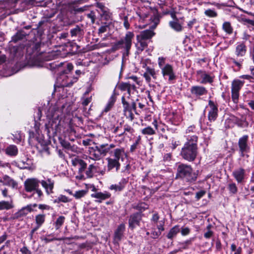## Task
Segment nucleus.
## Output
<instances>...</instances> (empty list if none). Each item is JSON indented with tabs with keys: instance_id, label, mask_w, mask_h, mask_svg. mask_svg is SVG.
Here are the masks:
<instances>
[{
	"instance_id": "obj_26",
	"label": "nucleus",
	"mask_w": 254,
	"mask_h": 254,
	"mask_svg": "<svg viewBox=\"0 0 254 254\" xmlns=\"http://www.w3.org/2000/svg\"><path fill=\"white\" fill-rule=\"evenodd\" d=\"M245 173L246 172L244 169L239 168L233 172L232 175L238 183H241L245 179Z\"/></svg>"
},
{
	"instance_id": "obj_14",
	"label": "nucleus",
	"mask_w": 254,
	"mask_h": 254,
	"mask_svg": "<svg viewBox=\"0 0 254 254\" xmlns=\"http://www.w3.org/2000/svg\"><path fill=\"white\" fill-rule=\"evenodd\" d=\"M122 103L123 107V112L125 116L127 119L130 121L133 120L134 117V115L131 112V102L127 101L124 96L122 97Z\"/></svg>"
},
{
	"instance_id": "obj_52",
	"label": "nucleus",
	"mask_w": 254,
	"mask_h": 254,
	"mask_svg": "<svg viewBox=\"0 0 254 254\" xmlns=\"http://www.w3.org/2000/svg\"><path fill=\"white\" fill-rule=\"evenodd\" d=\"M95 166L93 164H90L85 172L87 178H90L93 177V176L94 175V170H95Z\"/></svg>"
},
{
	"instance_id": "obj_53",
	"label": "nucleus",
	"mask_w": 254,
	"mask_h": 254,
	"mask_svg": "<svg viewBox=\"0 0 254 254\" xmlns=\"http://www.w3.org/2000/svg\"><path fill=\"white\" fill-rule=\"evenodd\" d=\"M222 29L228 34H231L233 33V28L229 22H225L222 25Z\"/></svg>"
},
{
	"instance_id": "obj_55",
	"label": "nucleus",
	"mask_w": 254,
	"mask_h": 254,
	"mask_svg": "<svg viewBox=\"0 0 254 254\" xmlns=\"http://www.w3.org/2000/svg\"><path fill=\"white\" fill-rule=\"evenodd\" d=\"M88 94V92H86L84 96L81 98L82 106H87L92 101V96L85 97V95Z\"/></svg>"
},
{
	"instance_id": "obj_64",
	"label": "nucleus",
	"mask_w": 254,
	"mask_h": 254,
	"mask_svg": "<svg viewBox=\"0 0 254 254\" xmlns=\"http://www.w3.org/2000/svg\"><path fill=\"white\" fill-rule=\"evenodd\" d=\"M95 170L94 171V175L96 176H103L105 175L106 172V168H104L103 169H100V168L95 166Z\"/></svg>"
},
{
	"instance_id": "obj_50",
	"label": "nucleus",
	"mask_w": 254,
	"mask_h": 254,
	"mask_svg": "<svg viewBox=\"0 0 254 254\" xmlns=\"http://www.w3.org/2000/svg\"><path fill=\"white\" fill-rule=\"evenodd\" d=\"M25 161L24 160L19 162V165H21V168L23 169H30L31 167V160L25 158Z\"/></svg>"
},
{
	"instance_id": "obj_13",
	"label": "nucleus",
	"mask_w": 254,
	"mask_h": 254,
	"mask_svg": "<svg viewBox=\"0 0 254 254\" xmlns=\"http://www.w3.org/2000/svg\"><path fill=\"white\" fill-rule=\"evenodd\" d=\"M142 219V214L140 212H135L131 214L128 219V227L133 230L136 226L140 225Z\"/></svg>"
},
{
	"instance_id": "obj_38",
	"label": "nucleus",
	"mask_w": 254,
	"mask_h": 254,
	"mask_svg": "<svg viewBox=\"0 0 254 254\" xmlns=\"http://www.w3.org/2000/svg\"><path fill=\"white\" fill-rule=\"evenodd\" d=\"M180 231V226L178 225H175L170 230L166 237L168 239L172 240L177 236V234L179 233Z\"/></svg>"
},
{
	"instance_id": "obj_48",
	"label": "nucleus",
	"mask_w": 254,
	"mask_h": 254,
	"mask_svg": "<svg viewBox=\"0 0 254 254\" xmlns=\"http://www.w3.org/2000/svg\"><path fill=\"white\" fill-rule=\"evenodd\" d=\"M70 122L74 124L76 126H79L83 124V120L81 116H79L76 114L72 115V118L70 120Z\"/></svg>"
},
{
	"instance_id": "obj_8",
	"label": "nucleus",
	"mask_w": 254,
	"mask_h": 254,
	"mask_svg": "<svg viewBox=\"0 0 254 254\" xmlns=\"http://www.w3.org/2000/svg\"><path fill=\"white\" fill-rule=\"evenodd\" d=\"M198 147H193L184 145L180 155L184 160L192 162L195 160L198 153Z\"/></svg>"
},
{
	"instance_id": "obj_5",
	"label": "nucleus",
	"mask_w": 254,
	"mask_h": 254,
	"mask_svg": "<svg viewBox=\"0 0 254 254\" xmlns=\"http://www.w3.org/2000/svg\"><path fill=\"white\" fill-rule=\"evenodd\" d=\"M125 154V152L124 148H116L111 152V157L106 158L108 172H110L113 169H115L116 172L119 171L121 167V164L119 162L120 159L122 158L123 160Z\"/></svg>"
},
{
	"instance_id": "obj_30",
	"label": "nucleus",
	"mask_w": 254,
	"mask_h": 254,
	"mask_svg": "<svg viewBox=\"0 0 254 254\" xmlns=\"http://www.w3.org/2000/svg\"><path fill=\"white\" fill-rule=\"evenodd\" d=\"M58 139L60 140V142L62 146L65 149H66L67 151H71L72 152H76L77 150V147L76 146L73 145H71L70 143L64 139H63L62 137L60 136H58Z\"/></svg>"
},
{
	"instance_id": "obj_25",
	"label": "nucleus",
	"mask_w": 254,
	"mask_h": 254,
	"mask_svg": "<svg viewBox=\"0 0 254 254\" xmlns=\"http://www.w3.org/2000/svg\"><path fill=\"white\" fill-rule=\"evenodd\" d=\"M184 137L186 139V142L184 145L197 147L198 140V135H185Z\"/></svg>"
},
{
	"instance_id": "obj_24",
	"label": "nucleus",
	"mask_w": 254,
	"mask_h": 254,
	"mask_svg": "<svg viewBox=\"0 0 254 254\" xmlns=\"http://www.w3.org/2000/svg\"><path fill=\"white\" fill-rule=\"evenodd\" d=\"M33 211L32 205H27V206L22 207L20 210L16 212L14 214L13 218L14 219H19L23 216H26L29 213Z\"/></svg>"
},
{
	"instance_id": "obj_58",
	"label": "nucleus",
	"mask_w": 254,
	"mask_h": 254,
	"mask_svg": "<svg viewBox=\"0 0 254 254\" xmlns=\"http://www.w3.org/2000/svg\"><path fill=\"white\" fill-rule=\"evenodd\" d=\"M86 193L87 190H82L78 191H76L74 193L73 196L75 197L76 199H79L81 197H84Z\"/></svg>"
},
{
	"instance_id": "obj_36",
	"label": "nucleus",
	"mask_w": 254,
	"mask_h": 254,
	"mask_svg": "<svg viewBox=\"0 0 254 254\" xmlns=\"http://www.w3.org/2000/svg\"><path fill=\"white\" fill-rule=\"evenodd\" d=\"M183 23H179V20H172L169 22V26L174 31L180 32L183 30Z\"/></svg>"
},
{
	"instance_id": "obj_54",
	"label": "nucleus",
	"mask_w": 254,
	"mask_h": 254,
	"mask_svg": "<svg viewBox=\"0 0 254 254\" xmlns=\"http://www.w3.org/2000/svg\"><path fill=\"white\" fill-rule=\"evenodd\" d=\"M205 16L210 18L216 17L218 15L217 12L214 9H207L204 12Z\"/></svg>"
},
{
	"instance_id": "obj_42",
	"label": "nucleus",
	"mask_w": 254,
	"mask_h": 254,
	"mask_svg": "<svg viewBox=\"0 0 254 254\" xmlns=\"http://www.w3.org/2000/svg\"><path fill=\"white\" fill-rule=\"evenodd\" d=\"M199 134V130L194 125L189 126L185 132V135H198Z\"/></svg>"
},
{
	"instance_id": "obj_12",
	"label": "nucleus",
	"mask_w": 254,
	"mask_h": 254,
	"mask_svg": "<svg viewBox=\"0 0 254 254\" xmlns=\"http://www.w3.org/2000/svg\"><path fill=\"white\" fill-rule=\"evenodd\" d=\"M191 94L196 99H200V97L207 95L208 91L206 88L201 85H193L190 88Z\"/></svg>"
},
{
	"instance_id": "obj_18",
	"label": "nucleus",
	"mask_w": 254,
	"mask_h": 254,
	"mask_svg": "<svg viewBox=\"0 0 254 254\" xmlns=\"http://www.w3.org/2000/svg\"><path fill=\"white\" fill-rule=\"evenodd\" d=\"M39 181L36 179H28L24 182L26 191L31 192L37 190L39 185Z\"/></svg>"
},
{
	"instance_id": "obj_17",
	"label": "nucleus",
	"mask_w": 254,
	"mask_h": 254,
	"mask_svg": "<svg viewBox=\"0 0 254 254\" xmlns=\"http://www.w3.org/2000/svg\"><path fill=\"white\" fill-rule=\"evenodd\" d=\"M197 75H199L201 80L200 83L202 84H206L209 83L212 84L215 76L211 75L210 74L206 72V71L202 70H199L196 71Z\"/></svg>"
},
{
	"instance_id": "obj_22",
	"label": "nucleus",
	"mask_w": 254,
	"mask_h": 254,
	"mask_svg": "<svg viewBox=\"0 0 254 254\" xmlns=\"http://www.w3.org/2000/svg\"><path fill=\"white\" fill-rule=\"evenodd\" d=\"M91 196L92 197L97 199L95 200L96 202L101 203L103 200L110 198L111 194L108 191H105L104 192L100 191L92 193Z\"/></svg>"
},
{
	"instance_id": "obj_27",
	"label": "nucleus",
	"mask_w": 254,
	"mask_h": 254,
	"mask_svg": "<svg viewBox=\"0 0 254 254\" xmlns=\"http://www.w3.org/2000/svg\"><path fill=\"white\" fill-rule=\"evenodd\" d=\"M29 34V32L25 31L24 29H20L12 37L11 41L15 43L26 38Z\"/></svg>"
},
{
	"instance_id": "obj_40",
	"label": "nucleus",
	"mask_w": 254,
	"mask_h": 254,
	"mask_svg": "<svg viewBox=\"0 0 254 254\" xmlns=\"http://www.w3.org/2000/svg\"><path fill=\"white\" fill-rule=\"evenodd\" d=\"M236 116L230 115L225 120L224 126L225 128H229L234 127L235 125Z\"/></svg>"
},
{
	"instance_id": "obj_4",
	"label": "nucleus",
	"mask_w": 254,
	"mask_h": 254,
	"mask_svg": "<svg viewBox=\"0 0 254 254\" xmlns=\"http://www.w3.org/2000/svg\"><path fill=\"white\" fill-rule=\"evenodd\" d=\"M134 34L132 32L127 31L125 36L116 41L113 44L112 48L117 51L121 50L124 56H128L132 44V40Z\"/></svg>"
},
{
	"instance_id": "obj_63",
	"label": "nucleus",
	"mask_w": 254,
	"mask_h": 254,
	"mask_svg": "<svg viewBox=\"0 0 254 254\" xmlns=\"http://www.w3.org/2000/svg\"><path fill=\"white\" fill-rule=\"evenodd\" d=\"M211 227L212 225L210 224L208 225L206 227L207 231L204 234V237L206 239L210 238L213 235V232L210 230Z\"/></svg>"
},
{
	"instance_id": "obj_1",
	"label": "nucleus",
	"mask_w": 254,
	"mask_h": 254,
	"mask_svg": "<svg viewBox=\"0 0 254 254\" xmlns=\"http://www.w3.org/2000/svg\"><path fill=\"white\" fill-rule=\"evenodd\" d=\"M40 67H46L56 73L60 79H62V85L65 87H70L73 83L76 82L78 77L71 76L69 72L73 69V65L71 63H64L59 62L45 63L42 62L37 65Z\"/></svg>"
},
{
	"instance_id": "obj_23",
	"label": "nucleus",
	"mask_w": 254,
	"mask_h": 254,
	"mask_svg": "<svg viewBox=\"0 0 254 254\" xmlns=\"http://www.w3.org/2000/svg\"><path fill=\"white\" fill-rule=\"evenodd\" d=\"M70 34L72 38H77V40L80 41L84 34V32L83 29L77 25L70 30Z\"/></svg>"
},
{
	"instance_id": "obj_35",
	"label": "nucleus",
	"mask_w": 254,
	"mask_h": 254,
	"mask_svg": "<svg viewBox=\"0 0 254 254\" xmlns=\"http://www.w3.org/2000/svg\"><path fill=\"white\" fill-rule=\"evenodd\" d=\"M79 237L78 236H74L73 237H63V238H59V239H57L56 238H47V237H46L44 238H41V239H42V240L44 241L46 243H48L53 242L55 240L65 241V240H73V239L77 240L79 239Z\"/></svg>"
},
{
	"instance_id": "obj_44",
	"label": "nucleus",
	"mask_w": 254,
	"mask_h": 254,
	"mask_svg": "<svg viewBox=\"0 0 254 254\" xmlns=\"http://www.w3.org/2000/svg\"><path fill=\"white\" fill-rule=\"evenodd\" d=\"M71 199L63 194H60L56 198L53 200L54 203H67L71 201Z\"/></svg>"
},
{
	"instance_id": "obj_11",
	"label": "nucleus",
	"mask_w": 254,
	"mask_h": 254,
	"mask_svg": "<svg viewBox=\"0 0 254 254\" xmlns=\"http://www.w3.org/2000/svg\"><path fill=\"white\" fill-rule=\"evenodd\" d=\"M249 135L246 134L239 138L238 140L239 153L241 157H245L246 154L250 151L251 147L249 143Z\"/></svg>"
},
{
	"instance_id": "obj_37",
	"label": "nucleus",
	"mask_w": 254,
	"mask_h": 254,
	"mask_svg": "<svg viewBox=\"0 0 254 254\" xmlns=\"http://www.w3.org/2000/svg\"><path fill=\"white\" fill-rule=\"evenodd\" d=\"M14 207L12 200L9 201H0V210H8L13 208Z\"/></svg>"
},
{
	"instance_id": "obj_41",
	"label": "nucleus",
	"mask_w": 254,
	"mask_h": 254,
	"mask_svg": "<svg viewBox=\"0 0 254 254\" xmlns=\"http://www.w3.org/2000/svg\"><path fill=\"white\" fill-rule=\"evenodd\" d=\"M235 125L241 128H245L248 127L249 123L247 121L246 118L244 117H242L239 118L236 117Z\"/></svg>"
},
{
	"instance_id": "obj_31",
	"label": "nucleus",
	"mask_w": 254,
	"mask_h": 254,
	"mask_svg": "<svg viewBox=\"0 0 254 254\" xmlns=\"http://www.w3.org/2000/svg\"><path fill=\"white\" fill-rule=\"evenodd\" d=\"M0 182L4 185L11 187L12 188H17L18 187L17 182L7 175L3 176L2 180H0Z\"/></svg>"
},
{
	"instance_id": "obj_56",
	"label": "nucleus",
	"mask_w": 254,
	"mask_h": 254,
	"mask_svg": "<svg viewBox=\"0 0 254 254\" xmlns=\"http://www.w3.org/2000/svg\"><path fill=\"white\" fill-rule=\"evenodd\" d=\"M135 208L140 211V213L142 211H145V210L147 209L148 208V205L147 204H146L145 202H141L138 203L136 206Z\"/></svg>"
},
{
	"instance_id": "obj_39",
	"label": "nucleus",
	"mask_w": 254,
	"mask_h": 254,
	"mask_svg": "<svg viewBox=\"0 0 254 254\" xmlns=\"http://www.w3.org/2000/svg\"><path fill=\"white\" fill-rule=\"evenodd\" d=\"M5 153L10 156H15L18 154V148L15 145H9L5 149Z\"/></svg>"
},
{
	"instance_id": "obj_3",
	"label": "nucleus",
	"mask_w": 254,
	"mask_h": 254,
	"mask_svg": "<svg viewBox=\"0 0 254 254\" xmlns=\"http://www.w3.org/2000/svg\"><path fill=\"white\" fill-rule=\"evenodd\" d=\"M176 167V179H181L190 183H194L196 181L198 171H194L191 165L179 163Z\"/></svg>"
},
{
	"instance_id": "obj_6",
	"label": "nucleus",
	"mask_w": 254,
	"mask_h": 254,
	"mask_svg": "<svg viewBox=\"0 0 254 254\" xmlns=\"http://www.w3.org/2000/svg\"><path fill=\"white\" fill-rule=\"evenodd\" d=\"M41 45L42 43L41 42H30L26 46V54L30 56H33V58H38V59L42 58H47V54L40 51Z\"/></svg>"
},
{
	"instance_id": "obj_7",
	"label": "nucleus",
	"mask_w": 254,
	"mask_h": 254,
	"mask_svg": "<svg viewBox=\"0 0 254 254\" xmlns=\"http://www.w3.org/2000/svg\"><path fill=\"white\" fill-rule=\"evenodd\" d=\"M247 52V47L244 43H238L236 47L235 54L236 55L237 59H236L234 58H230L231 61L237 66L240 69L242 68V64L244 60L238 58L243 57L245 56Z\"/></svg>"
},
{
	"instance_id": "obj_34",
	"label": "nucleus",
	"mask_w": 254,
	"mask_h": 254,
	"mask_svg": "<svg viewBox=\"0 0 254 254\" xmlns=\"http://www.w3.org/2000/svg\"><path fill=\"white\" fill-rule=\"evenodd\" d=\"M12 135L13 136L12 139L16 144L24 141L25 135L21 131H15Z\"/></svg>"
},
{
	"instance_id": "obj_21",
	"label": "nucleus",
	"mask_w": 254,
	"mask_h": 254,
	"mask_svg": "<svg viewBox=\"0 0 254 254\" xmlns=\"http://www.w3.org/2000/svg\"><path fill=\"white\" fill-rule=\"evenodd\" d=\"M205 118L204 115L202 116L199 121V126L202 129V131L203 133V135L204 136V138L205 140L209 139L211 134L213 133V130L210 127L211 125L209 124V123H207V127H206L204 128H202V120Z\"/></svg>"
},
{
	"instance_id": "obj_2",
	"label": "nucleus",
	"mask_w": 254,
	"mask_h": 254,
	"mask_svg": "<svg viewBox=\"0 0 254 254\" xmlns=\"http://www.w3.org/2000/svg\"><path fill=\"white\" fill-rule=\"evenodd\" d=\"M46 118L48 122L45 124V130L46 131L49 139L53 138L60 133L67 126V124L62 119V114L59 110L54 108H50L46 112Z\"/></svg>"
},
{
	"instance_id": "obj_28",
	"label": "nucleus",
	"mask_w": 254,
	"mask_h": 254,
	"mask_svg": "<svg viewBox=\"0 0 254 254\" xmlns=\"http://www.w3.org/2000/svg\"><path fill=\"white\" fill-rule=\"evenodd\" d=\"M126 226L124 223L120 224L114 232V240L120 241L123 237L124 232L125 231Z\"/></svg>"
},
{
	"instance_id": "obj_49",
	"label": "nucleus",
	"mask_w": 254,
	"mask_h": 254,
	"mask_svg": "<svg viewBox=\"0 0 254 254\" xmlns=\"http://www.w3.org/2000/svg\"><path fill=\"white\" fill-rule=\"evenodd\" d=\"M46 219V215L44 214H39L35 216V223L36 224H38L42 226L45 223Z\"/></svg>"
},
{
	"instance_id": "obj_10",
	"label": "nucleus",
	"mask_w": 254,
	"mask_h": 254,
	"mask_svg": "<svg viewBox=\"0 0 254 254\" xmlns=\"http://www.w3.org/2000/svg\"><path fill=\"white\" fill-rule=\"evenodd\" d=\"M32 135L33 136L32 138L38 142V143L36 144V147L38 151L41 153H45L47 155H50V152L49 147L50 143L44 139L43 135L39 134L38 136L36 135L35 136L34 133H31L30 132V138H32Z\"/></svg>"
},
{
	"instance_id": "obj_62",
	"label": "nucleus",
	"mask_w": 254,
	"mask_h": 254,
	"mask_svg": "<svg viewBox=\"0 0 254 254\" xmlns=\"http://www.w3.org/2000/svg\"><path fill=\"white\" fill-rule=\"evenodd\" d=\"M228 189L230 193L232 194H235L237 192L238 188L236 185L234 183L229 184L228 185Z\"/></svg>"
},
{
	"instance_id": "obj_47",
	"label": "nucleus",
	"mask_w": 254,
	"mask_h": 254,
	"mask_svg": "<svg viewBox=\"0 0 254 254\" xmlns=\"http://www.w3.org/2000/svg\"><path fill=\"white\" fill-rule=\"evenodd\" d=\"M65 218L64 216H60L54 222L53 226L55 227V228L56 230H58L60 229V228L63 226L64 221Z\"/></svg>"
},
{
	"instance_id": "obj_9",
	"label": "nucleus",
	"mask_w": 254,
	"mask_h": 254,
	"mask_svg": "<svg viewBox=\"0 0 254 254\" xmlns=\"http://www.w3.org/2000/svg\"><path fill=\"white\" fill-rule=\"evenodd\" d=\"M245 81L240 79H234L231 84V96L232 99L235 104L239 102L240 91L244 86Z\"/></svg>"
},
{
	"instance_id": "obj_57",
	"label": "nucleus",
	"mask_w": 254,
	"mask_h": 254,
	"mask_svg": "<svg viewBox=\"0 0 254 254\" xmlns=\"http://www.w3.org/2000/svg\"><path fill=\"white\" fill-rule=\"evenodd\" d=\"M141 141L140 136L137 137L135 142L130 146V151L133 152L137 147L138 145L140 143Z\"/></svg>"
},
{
	"instance_id": "obj_29",
	"label": "nucleus",
	"mask_w": 254,
	"mask_h": 254,
	"mask_svg": "<svg viewBox=\"0 0 254 254\" xmlns=\"http://www.w3.org/2000/svg\"><path fill=\"white\" fill-rule=\"evenodd\" d=\"M54 181L51 179H48L47 180H43L41 184L46 190L47 194H49L53 192V190L54 186Z\"/></svg>"
},
{
	"instance_id": "obj_16",
	"label": "nucleus",
	"mask_w": 254,
	"mask_h": 254,
	"mask_svg": "<svg viewBox=\"0 0 254 254\" xmlns=\"http://www.w3.org/2000/svg\"><path fill=\"white\" fill-rule=\"evenodd\" d=\"M152 125L154 127L160 134V137L165 139H168V134L167 133V126L164 124H158L156 119H154L152 122Z\"/></svg>"
},
{
	"instance_id": "obj_51",
	"label": "nucleus",
	"mask_w": 254,
	"mask_h": 254,
	"mask_svg": "<svg viewBox=\"0 0 254 254\" xmlns=\"http://www.w3.org/2000/svg\"><path fill=\"white\" fill-rule=\"evenodd\" d=\"M142 134L144 135H152L155 134V130L151 127H147L141 130Z\"/></svg>"
},
{
	"instance_id": "obj_19",
	"label": "nucleus",
	"mask_w": 254,
	"mask_h": 254,
	"mask_svg": "<svg viewBox=\"0 0 254 254\" xmlns=\"http://www.w3.org/2000/svg\"><path fill=\"white\" fill-rule=\"evenodd\" d=\"M161 69L162 74L165 78L166 77L168 76L169 81H172L176 79V75L172 65L167 64Z\"/></svg>"
},
{
	"instance_id": "obj_59",
	"label": "nucleus",
	"mask_w": 254,
	"mask_h": 254,
	"mask_svg": "<svg viewBox=\"0 0 254 254\" xmlns=\"http://www.w3.org/2000/svg\"><path fill=\"white\" fill-rule=\"evenodd\" d=\"M43 195V193L40 190L37 189L35 190L34 191L32 196L34 197L35 199L37 201H39L41 199V196Z\"/></svg>"
},
{
	"instance_id": "obj_20",
	"label": "nucleus",
	"mask_w": 254,
	"mask_h": 254,
	"mask_svg": "<svg viewBox=\"0 0 254 254\" xmlns=\"http://www.w3.org/2000/svg\"><path fill=\"white\" fill-rule=\"evenodd\" d=\"M128 181V178H123L118 184L111 185L109 189L115 192H121L125 189Z\"/></svg>"
},
{
	"instance_id": "obj_46",
	"label": "nucleus",
	"mask_w": 254,
	"mask_h": 254,
	"mask_svg": "<svg viewBox=\"0 0 254 254\" xmlns=\"http://www.w3.org/2000/svg\"><path fill=\"white\" fill-rule=\"evenodd\" d=\"M137 40V43L136 44V47L137 50V52L139 53L143 51L145 48H146L147 47V43L146 41L144 40H140V39H136Z\"/></svg>"
},
{
	"instance_id": "obj_15",
	"label": "nucleus",
	"mask_w": 254,
	"mask_h": 254,
	"mask_svg": "<svg viewBox=\"0 0 254 254\" xmlns=\"http://www.w3.org/2000/svg\"><path fill=\"white\" fill-rule=\"evenodd\" d=\"M208 106L210 108L208 114V121L210 122H214L218 117V106L212 100L208 101Z\"/></svg>"
},
{
	"instance_id": "obj_33",
	"label": "nucleus",
	"mask_w": 254,
	"mask_h": 254,
	"mask_svg": "<svg viewBox=\"0 0 254 254\" xmlns=\"http://www.w3.org/2000/svg\"><path fill=\"white\" fill-rule=\"evenodd\" d=\"M75 162H76V164H78L79 165L78 173L80 175L79 178L80 179H84V177L82 173L87 167L86 163L84 160L80 159H75Z\"/></svg>"
},
{
	"instance_id": "obj_45",
	"label": "nucleus",
	"mask_w": 254,
	"mask_h": 254,
	"mask_svg": "<svg viewBox=\"0 0 254 254\" xmlns=\"http://www.w3.org/2000/svg\"><path fill=\"white\" fill-rule=\"evenodd\" d=\"M116 101V98L114 95H112L109 98L103 112L107 113L111 110Z\"/></svg>"
},
{
	"instance_id": "obj_61",
	"label": "nucleus",
	"mask_w": 254,
	"mask_h": 254,
	"mask_svg": "<svg viewBox=\"0 0 254 254\" xmlns=\"http://www.w3.org/2000/svg\"><path fill=\"white\" fill-rule=\"evenodd\" d=\"M193 240V238H190L189 240H187L184 242H181L179 243V245L181 246V249H187L188 248V246L190 245Z\"/></svg>"
},
{
	"instance_id": "obj_60",
	"label": "nucleus",
	"mask_w": 254,
	"mask_h": 254,
	"mask_svg": "<svg viewBox=\"0 0 254 254\" xmlns=\"http://www.w3.org/2000/svg\"><path fill=\"white\" fill-rule=\"evenodd\" d=\"M92 157H91L92 159L94 160H99L102 157V155L98 150H97V148H95L94 151L93 153L91 154Z\"/></svg>"
},
{
	"instance_id": "obj_43",
	"label": "nucleus",
	"mask_w": 254,
	"mask_h": 254,
	"mask_svg": "<svg viewBox=\"0 0 254 254\" xmlns=\"http://www.w3.org/2000/svg\"><path fill=\"white\" fill-rule=\"evenodd\" d=\"M108 146V144H103L96 146V148H97V150H98V151L101 153L102 156H105L108 153L111 154V152L112 151H109V147Z\"/></svg>"
},
{
	"instance_id": "obj_32",
	"label": "nucleus",
	"mask_w": 254,
	"mask_h": 254,
	"mask_svg": "<svg viewBox=\"0 0 254 254\" xmlns=\"http://www.w3.org/2000/svg\"><path fill=\"white\" fill-rule=\"evenodd\" d=\"M154 34L155 33L151 30H145L141 31L139 35H137L136 39L146 41V40L151 39L154 35Z\"/></svg>"
}]
</instances>
